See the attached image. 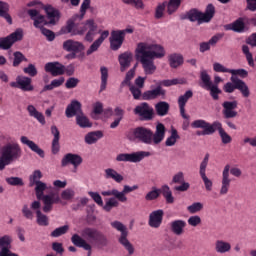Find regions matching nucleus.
I'll return each instance as SVG.
<instances>
[{"instance_id":"1","label":"nucleus","mask_w":256,"mask_h":256,"mask_svg":"<svg viewBox=\"0 0 256 256\" xmlns=\"http://www.w3.org/2000/svg\"><path fill=\"white\" fill-rule=\"evenodd\" d=\"M41 177H43L41 170H35L33 175L30 176V187L36 185V199H38V201H42L44 205L42 207V211L44 213H51V211H53V205H55V203H61V198L58 193L44 194L47 189V184L45 182H41Z\"/></svg>"},{"instance_id":"2","label":"nucleus","mask_w":256,"mask_h":256,"mask_svg":"<svg viewBox=\"0 0 256 256\" xmlns=\"http://www.w3.org/2000/svg\"><path fill=\"white\" fill-rule=\"evenodd\" d=\"M132 135L138 143H143V145H151V143L159 145L165 139V125L158 123L154 134L151 129L139 126L132 129Z\"/></svg>"},{"instance_id":"3","label":"nucleus","mask_w":256,"mask_h":256,"mask_svg":"<svg viewBox=\"0 0 256 256\" xmlns=\"http://www.w3.org/2000/svg\"><path fill=\"white\" fill-rule=\"evenodd\" d=\"M89 7H91V0H84L80 8L81 14H75L70 19H68L66 22V26L61 29L62 33H71L72 36L85 35V33L87 32V27L83 26L81 28H75L77 27L75 23H77V21H83V17H85V14L87 13V9H89Z\"/></svg>"},{"instance_id":"4","label":"nucleus","mask_w":256,"mask_h":256,"mask_svg":"<svg viewBox=\"0 0 256 256\" xmlns=\"http://www.w3.org/2000/svg\"><path fill=\"white\" fill-rule=\"evenodd\" d=\"M81 236L83 237V239H87L89 243H93L94 245H96L98 249L109 247V238L97 228L86 227L81 231Z\"/></svg>"},{"instance_id":"5","label":"nucleus","mask_w":256,"mask_h":256,"mask_svg":"<svg viewBox=\"0 0 256 256\" xmlns=\"http://www.w3.org/2000/svg\"><path fill=\"white\" fill-rule=\"evenodd\" d=\"M213 17H215V6L208 4L204 13L193 8L186 12L182 19H189L191 23L197 21L198 25H201L202 23H209Z\"/></svg>"},{"instance_id":"6","label":"nucleus","mask_w":256,"mask_h":256,"mask_svg":"<svg viewBox=\"0 0 256 256\" xmlns=\"http://www.w3.org/2000/svg\"><path fill=\"white\" fill-rule=\"evenodd\" d=\"M111 227L120 233L117 235V242L119 245L127 251L128 255H135V246L129 241V230L127 229V226L120 221H114L111 223Z\"/></svg>"},{"instance_id":"7","label":"nucleus","mask_w":256,"mask_h":256,"mask_svg":"<svg viewBox=\"0 0 256 256\" xmlns=\"http://www.w3.org/2000/svg\"><path fill=\"white\" fill-rule=\"evenodd\" d=\"M21 157V146L17 143L7 144L1 150L0 171L5 169L6 165H11L13 161Z\"/></svg>"},{"instance_id":"8","label":"nucleus","mask_w":256,"mask_h":256,"mask_svg":"<svg viewBox=\"0 0 256 256\" xmlns=\"http://www.w3.org/2000/svg\"><path fill=\"white\" fill-rule=\"evenodd\" d=\"M129 90L132 93L134 99H142V101H153V99H157V97L165 99L167 95V91L160 86H157L155 89L147 90L142 93L141 88H137V86L135 85H130Z\"/></svg>"},{"instance_id":"9","label":"nucleus","mask_w":256,"mask_h":256,"mask_svg":"<svg viewBox=\"0 0 256 256\" xmlns=\"http://www.w3.org/2000/svg\"><path fill=\"white\" fill-rule=\"evenodd\" d=\"M136 53L145 55V57H149V59H163L165 49L159 44L140 42L137 45Z\"/></svg>"},{"instance_id":"10","label":"nucleus","mask_w":256,"mask_h":256,"mask_svg":"<svg viewBox=\"0 0 256 256\" xmlns=\"http://www.w3.org/2000/svg\"><path fill=\"white\" fill-rule=\"evenodd\" d=\"M134 31L135 29H133V27H128L123 30L112 31L109 37L110 49L112 51H119V49H121L125 41V35L126 34L131 35L134 33Z\"/></svg>"},{"instance_id":"11","label":"nucleus","mask_w":256,"mask_h":256,"mask_svg":"<svg viewBox=\"0 0 256 256\" xmlns=\"http://www.w3.org/2000/svg\"><path fill=\"white\" fill-rule=\"evenodd\" d=\"M229 171L234 177H241V169L231 168V166L227 164L222 172L220 195H227V193H229V187H231V178L229 177Z\"/></svg>"},{"instance_id":"12","label":"nucleus","mask_w":256,"mask_h":256,"mask_svg":"<svg viewBox=\"0 0 256 256\" xmlns=\"http://www.w3.org/2000/svg\"><path fill=\"white\" fill-rule=\"evenodd\" d=\"M150 152L145 151H138L134 153H121L116 156V161L118 163L124 162V163H141L143 161L144 157H150Z\"/></svg>"},{"instance_id":"13","label":"nucleus","mask_w":256,"mask_h":256,"mask_svg":"<svg viewBox=\"0 0 256 256\" xmlns=\"http://www.w3.org/2000/svg\"><path fill=\"white\" fill-rule=\"evenodd\" d=\"M23 39V30L17 29L15 32L11 33L6 37L0 38V49L7 51L17 43V41H22Z\"/></svg>"},{"instance_id":"14","label":"nucleus","mask_w":256,"mask_h":256,"mask_svg":"<svg viewBox=\"0 0 256 256\" xmlns=\"http://www.w3.org/2000/svg\"><path fill=\"white\" fill-rule=\"evenodd\" d=\"M135 115H139L142 121H151L153 119V108L149 107L146 102L141 103L134 109Z\"/></svg>"},{"instance_id":"15","label":"nucleus","mask_w":256,"mask_h":256,"mask_svg":"<svg viewBox=\"0 0 256 256\" xmlns=\"http://www.w3.org/2000/svg\"><path fill=\"white\" fill-rule=\"evenodd\" d=\"M239 106V102L237 100L234 101H225L222 103V113L225 117V119H235L237 117L238 113L235 111L237 107Z\"/></svg>"},{"instance_id":"16","label":"nucleus","mask_w":256,"mask_h":256,"mask_svg":"<svg viewBox=\"0 0 256 256\" xmlns=\"http://www.w3.org/2000/svg\"><path fill=\"white\" fill-rule=\"evenodd\" d=\"M46 73H50L52 77H59L65 75V65L60 62H48L44 66Z\"/></svg>"},{"instance_id":"17","label":"nucleus","mask_w":256,"mask_h":256,"mask_svg":"<svg viewBox=\"0 0 256 256\" xmlns=\"http://www.w3.org/2000/svg\"><path fill=\"white\" fill-rule=\"evenodd\" d=\"M173 183L180 184V186L174 187V191H180L181 193L189 191V187H191V184H189V182H185V175L183 174V172H178L173 176L171 185H173Z\"/></svg>"},{"instance_id":"18","label":"nucleus","mask_w":256,"mask_h":256,"mask_svg":"<svg viewBox=\"0 0 256 256\" xmlns=\"http://www.w3.org/2000/svg\"><path fill=\"white\" fill-rule=\"evenodd\" d=\"M83 163V158L78 154L68 153L61 160V167H67V165H73L74 169H77L79 165Z\"/></svg>"},{"instance_id":"19","label":"nucleus","mask_w":256,"mask_h":256,"mask_svg":"<svg viewBox=\"0 0 256 256\" xmlns=\"http://www.w3.org/2000/svg\"><path fill=\"white\" fill-rule=\"evenodd\" d=\"M63 49L68 53H81V51H85V45L79 41L68 39L63 42Z\"/></svg>"},{"instance_id":"20","label":"nucleus","mask_w":256,"mask_h":256,"mask_svg":"<svg viewBox=\"0 0 256 256\" xmlns=\"http://www.w3.org/2000/svg\"><path fill=\"white\" fill-rule=\"evenodd\" d=\"M163 215H165V212L161 209L151 212L149 215L148 225L153 229H159L161 227V223H163Z\"/></svg>"},{"instance_id":"21","label":"nucleus","mask_w":256,"mask_h":256,"mask_svg":"<svg viewBox=\"0 0 256 256\" xmlns=\"http://www.w3.org/2000/svg\"><path fill=\"white\" fill-rule=\"evenodd\" d=\"M71 242L75 247H79L81 249H84V251H88L87 256H91V253L93 251V247L85 238L79 236V234H73L71 237Z\"/></svg>"},{"instance_id":"22","label":"nucleus","mask_w":256,"mask_h":256,"mask_svg":"<svg viewBox=\"0 0 256 256\" xmlns=\"http://www.w3.org/2000/svg\"><path fill=\"white\" fill-rule=\"evenodd\" d=\"M118 61L120 63V71L121 73L127 71L131 67V63H133V52L126 51L118 56Z\"/></svg>"},{"instance_id":"23","label":"nucleus","mask_w":256,"mask_h":256,"mask_svg":"<svg viewBox=\"0 0 256 256\" xmlns=\"http://www.w3.org/2000/svg\"><path fill=\"white\" fill-rule=\"evenodd\" d=\"M83 113V109L81 108V102L77 100H73L66 108L65 115L68 119L71 117H79Z\"/></svg>"},{"instance_id":"24","label":"nucleus","mask_w":256,"mask_h":256,"mask_svg":"<svg viewBox=\"0 0 256 256\" xmlns=\"http://www.w3.org/2000/svg\"><path fill=\"white\" fill-rule=\"evenodd\" d=\"M88 26V32L85 35L84 41L88 43H93V39H95V35H97V24H95V20L88 19L84 22V27Z\"/></svg>"},{"instance_id":"25","label":"nucleus","mask_w":256,"mask_h":256,"mask_svg":"<svg viewBox=\"0 0 256 256\" xmlns=\"http://www.w3.org/2000/svg\"><path fill=\"white\" fill-rule=\"evenodd\" d=\"M107 37H109V30H105L101 33L100 37L97 40H95L92 43V45H90V47L86 51V55L87 56L93 55V53H95L96 51H99V47L103 45V41H105Z\"/></svg>"},{"instance_id":"26","label":"nucleus","mask_w":256,"mask_h":256,"mask_svg":"<svg viewBox=\"0 0 256 256\" xmlns=\"http://www.w3.org/2000/svg\"><path fill=\"white\" fill-rule=\"evenodd\" d=\"M140 63L146 75H153L154 71L157 70V67L153 63V58H149V56H145V54H141Z\"/></svg>"},{"instance_id":"27","label":"nucleus","mask_w":256,"mask_h":256,"mask_svg":"<svg viewBox=\"0 0 256 256\" xmlns=\"http://www.w3.org/2000/svg\"><path fill=\"white\" fill-rule=\"evenodd\" d=\"M20 141L23 145H27L31 151L39 155L42 159L45 158V151L39 147V145L35 144L32 140H29L27 136H21Z\"/></svg>"},{"instance_id":"28","label":"nucleus","mask_w":256,"mask_h":256,"mask_svg":"<svg viewBox=\"0 0 256 256\" xmlns=\"http://www.w3.org/2000/svg\"><path fill=\"white\" fill-rule=\"evenodd\" d=\"M44 11H45L48 19H50L49 24L56 25L57 21H59V19L61 17V12H59V10L53 8V6H51V5L45 6Z\"/></svg>"},{"instance_id":"29","label":"nucleus","mask_w":256,"mask_h":256,"mask_svg":"<svg viewBox=\"0 0 256 256\" xmlns=\"http://www.w3.org/2000/svg\"><path fill=\"white\" fill-rule=\"evenodd\" d=\"M185 227H187L185 220H174L170 223V231H172L174 235H183V233H185Z\"/></svg>"},{"instance_id":"30","label":"nucleus","mask_w":256,"mask_h":256,"mask_svg":"<svg viewBox=\"0 0 256 256\" xmlns=\"http://www.w3.org/2000/svg\"><path fill=\"white\" fill-rule=\"evenodd\" d=\"M214 127L215 131H218L223 145H229V143L233 141V138H231V136L225 132V129H223V125L221 124V122H217Z\"/></svg>"},{"instance_id":"31","label":"nucleus","mask_w":256,"mask_h":256,"mask_svg":"<svg viewBox=\"0 0 256 256\" xmlns=\"http://www.w3.org/2000/svg\"><path fill=\"white\" fill-rule=\"evenodd\" d=\"M102 137H103V131L97 130V131L89 132L88 134H86L84 140H85V143H87V145H93L97 141H99V139H102Z\"/></svg>"},{"instance_id":"32","label":"nucleus","mask_w":256,"mask_h":256,"mask_svg":"<svg viewBox=\"0 0 256 256\" xmlns=\"http://www.w3.org/2000/svg\"><path fill=\"white\" fill-rule=\"evenodd\" d=\"M31 78L27 76H18V85L21 91H33L34 87L31 85Z\"/></svg>"},{"instance_id":"33","label":"nucleus","mask_w":256,"mask_h":256,"mask_svg":"<svg viewBox=\"0 0 256 256\" xmlns=\"http://www.w3.org/2000/svg\"><path fill=\"white\" fill-rule=\"evenodd\" d=\"M105 179H113L116 183H121L123 181V175L119 174L117 170L113 168H107L104 170Z\"/></svg>"},{"instance_id":"34","label":"nucleus","mask_w":256,"mask_h":256,"mask_svg":"<svg viewBox=\"0 0 256 256\" xmlns=\"http://www.w3.org/2000/svg\"><path fill=\"white\" fill-rule=\"evenodd\" d=\"M0 17L6 19L9 25H13V18L9 14V3L0 1Z\"/></svg>"},{"instance_id":"35","label":"nucleus","mask_w":256,"mask_h":256,"mask_svg":"<svg viewBox=\"0 0 256 256\" xmlns=\"http://www.w3.org/2000/svg\"><path fill=\"white\" fill-rule=\"evenodd\" d=\"M27 111L30 117H34V119H37V121L41 123V125H45V116L43 115V113L39 112L37 108H35V106L28 105Z\"/></svg>"},{"instance_id":"36","label":"nucleus","mask_w":256,"mask_h":256,"mask_svg":"<svg viewBox=\"0 0 256 256\" xmlns=\"http://www.w3.org/2000/svg\"><path fill=\"white\" fill-rule=\"evenodd\" d=\"M137 189H139V186L134 185V186H129V185H124L123 190L120 192L118 191V201H120L121 203H126L127 201V193H131L132 191H137Z\"/></svg>"},{"instance_id":"37","label":"nucleus","mask_w":256,"mask_h":256,"mask_svg":"<svg viewBox=\"0 0 256 256\" xmlns=\"http://www.w3.org/2000/svg\"><path fill=\"white\" fill-rule=\"evenodd\" d=\"M170 105L165 101H160L155 105V111L159 117H165L168 115Z\"/></svg>"},{"instance_id":"38","label":"nucleus","mask_w":256,"mask_h":256,"mask_svg":"<svg viewBox=\"0 0 256 256\" xmlns=\"http://www.w3.org/2000/svg\"><path fill=\"white\" fill-rule=\"evenodd\" d=\"M76 125L81 127V129H87L93 127V123L85 116V113H81L76 117Z\"/></svg>"},{"instance_id":"39","label":"nucleus","mask_w":256,"mask_h":256,"mask_svg":"<svg viewBox=\"0 0 256 256\" xmlns=\"http://www.w3.org/2000/svg\"><path fill=\"white\" fill-rule=\"evenodd\" d=\"M215 251L220 254L229 253V251H231V243L223 240H217L215 242Z\"/></svg>"},{"instance_id":"40","label":"nucleus","mask_w":256,"mask_h":256,"mask_svg":"<svg viewBox=\"0 0 256 256\" xmlns=\"http://www.w3.org/2000/svg\"><path fill=\"white\" fill-rule=\"evenodd\" d=\"M218 121L210 124L205 120H196L192 123V127H194V129H214L215 131V126L217 125Z\"/></svg>"},{"instance_id":"41","label":"nucleus","mask_w":256,"mask_h":256,"mask_svg":"<svg viewBox=\"0 0 256 256\" xmlns=\"http://www.w3.org/2000/svg\"><path fill=\"white\" fill-rule=\"evenodd\" d=\"M236 89L240 91V93L243 95V97H249L251 95V91L249 90V86H247V83L245 81L239 79L237 77L236 79Z\"/></svg>"},{"instance_id":"42","label":"nucleus","mask_w":256,"mask_h":256,"mask_svg":"<svg viewBox=\"0 0 256 256\" xmlns=\"http://www.w3.org/2000/svg\"><path fill=\"white\" fill-rule=\"evenodd\" d=\"M63 83H65V78L64 77L54 79V80L51 81L50 84L45 85L43 87L42 93H45V91H53V89H55L57 87H61V85H63Z\"/></svg>"},{"instance_id":"43","label":"nucleus","mask_w":256,"mask_h":256,"mask_svg":"<svg viewBox=\"0 0 256 256\" xmlns=\"http://www.w3.org/2000/svg\"><path fill=\"white\" fill-rule=\"evenodd\" d=\"M100 73H101L100 91H105V89H107V79H109V69H107V67L105 66H102L100 68Z\"/></svg>"},{"instance_id":"44","label":"nucleus","mask_w":256,"mask_h":256,"mask_svg":"<svg viewBox=\"0 0 256 256\" xmlns=\"http://www.w3.org/2000/svg\"><path fill=\"white\" fill-rule=\"evenodd\" d=\"M178 139H181V136H179L177 129L172 128L171 135L167 138V140L165 142L166 147H173V145H175V143H177Z\"/></svg>"},{"instance_id":"45","label":"nucleus","mask_w":256,"mask_h":256,"mask_svg":"<svg viewBox=\"0 0 256 256\" xmlns=\"http://www.w3.org/2000/svg\"><path fill=\"white\" fill-rule=\"evenodd\" d=\"M36 222L40 227H48L49 225V217L43 214L41 210L36 211Z\"/></svg>"},{"instance_id":"46","label":"nucleus","mask_w":256,"mask_h":256,"mask_svg":"<svg viewBox=\"0 0 256 256\" xmlns=\"http://www.w3.org/2000/svg\"><path fill=\"white\" fill-rule=\"evenodd\" d=\"M166 6L168 15H173L181 7V0H169L168 3L166 2Z\"/></svg>"},{"instance_id":"47","label":"nucleus","mask_w":256,"mask_h":256,"mask_svg":"<svg viewBox=\"0 0 256 256\" xmlns=\"http://www.w3.org/2000/svg\"><path fill=\"white\" fill-rule=\"evenodd\" d=\"M170 61V67L173 69H177L180 65H183V56L179 54H173L169 58Z\"/></svg>"},{"instance_id":"48","label":"nucleus","mask_w":256,"mask_h":256,"mask_svg":"<svg viewBox=\"0 0 256 256\" xmlns=\"http://www.w3.org/2000/svg\"><path fill=\"white\" fill-rule=\"evenodd\" d=\"M114 207H119V200H117L115 196L108 199V201L103 206V209L109 213Z\"/></svg>"},{"instance_id":"49","label":"nucleus","mask_w":256,"mask_h":256,"mask_svg":"<svg viewBox=\"0 0 256 256\" xmlns=\"http://www.w3.org/2000/svg\"><path fill=\"white\" fill-rule=\"evenodd\" d=\"M193 97V91L187 90L184 95L179 96L178 105L179 107H185L187 105V101Z\"/></svg>"},{"instance_id":"50","label":"nucleus","mask_w":256,"mask_h":256,"mask_svg":"<svg viewBox=\"0 0 256 256\" xmlns=\"http://www.w3.org/2000/svg\"><path fill=\"white\" fill-rule=\"evenodd\" d=\"M206 89L210 91V95L214 101L219 100V95H221V89H219V86L210 84V86H207Z\"/></svg>"},{"instance_id":"51","label":"nucleus","mask_w":256,"mask_h":256,"mask_svg":"<svg viewBox=\"0 0 256 256\" xmlns=\"http://www.w3.org/2000/svg\"><path fill=\"white\" fill-rule=\"evenodd\" d=\"M13 57V67H19L23 61H27V58L21 53V51L14 52Z\"/></svg>"},{"instance_id":"52","label":"nucleus","mask_w":256,"mask_h":256,"mask_svg":"<svg viewBox=\"0 0 256 256\" xmlns=\"http://www.w3.org/2000/svg\"><path fill=\"white\" fill-rule=\"evenodd\" d=\"M242 51L246 57V61L248 62L249 67H255V60H253V54L249 51V46L243 45Z\"/></svg>"},{"instance_id":"53","label":"nucleus","mask_w":256,"mask_h":256,"mask_svg":"<svg viewBox=\"0 0 256 256\" xmlns=\"http://www.w3.org/2000/svg\"><path fill=\"white\" fill-rule=\"evenodd\" d=\"M159 195H161V190L157 189L156 187H153L152 190L145 195V200L155 201V199H159Z\"/></svg>"},{"instance_id":"54","label":"nucleus","mask_w":256,"mask_h":256,"mask_svg":"<svg viewBox=\"0 0 256 256\" xmlns=\"http://www.w3.org/2000/svg\"><path fill=\"white\" fill-rule=\"evenodd\" d=\"M133 77H135V67L126 73L125 79L121 82V87H125L126 85L128 87L131 86V79H133Z\"/></svg>"},{"instance_id":"55","label":"nucleus","mask_w":256,"mask_h":256,"mask_svg":"<svg viewBox=\"0 0 256 256\" xmlns=\"http://www.w3.org/2000/svg\"><path fill=\"white\" fill-rule=\"evenodd\" d=\"M231 81H232V83L228 82L224 85L225 93H233V91H235V89H237V77L232 76Z\"/></svg>"},{"instance_id":"56","label":"nucleus","mask_w":256,"mask_h":256,"mask_svg":"<svg viewBox=\"0 0 256 256\" xmlns=\"http://www.w3.org/2000/svg\"><path fill=\"white\" fill-rule=\"evenodd\" d=\"M6 183H8V185H12L13 187H23V185H25L23 179L19 177L6 178Z\"/></svg>"},{"instance_id":"57","label":"nucleus","mask_w":256,"mask_h":256,"mask_svg":"<svg viewBox=\"0 0 256 256\" xmlns=\"http://www.w3.org/2000/svg\"><path fill=\"white\" fill-rule=\"evenodd\" d=\"M187 211H189L191 215H195V213H199V211H203V203L194 202L187 207Z\"/></svg>"},{"instance_id":"58","label":"nucleus","mask_w":256,"mask_h":256,"mask_svg":"<svg viewBox=\"0 0 256 256\" xmlns=\"http://www.w3.org/2000/svg\"><path fill=\"white\" fill-rule=\"evenodd\" d=\"M245 30V22H243V18H239L232 25V31L235 33H241V31Z\"/></svg>"},{"instance_id":"59","label":"nucleus","mask_w":256,"mask_h":256,"mask_svg":"<svg viewBox=\"0 0 256 256\" xmlns=\"http://www.w3.org/2000/svg\"><path fill=\"white\" fill-rule=\"evenodd\" d=\"M67 231H69V225L58 227L51 232V237H61V235H65Z\"/></svg>"},{"instance_id":"60","label":"nucleus","mask_w":256,"mask_h":256,"mask_svg":"<svg viewBox=\"0 0 256 256\" xmlns=\"http://www.w3.org/2000/svg\"><path fill=\"white\" fill-rule=\"evenodd\" d=\"M200 78L205 87H211V85L213 84V82L211 81V76H209V74L205 70L200 73Z\"/></svg>"},{"instance_id":"61","label":"nucleus","mask_w":256,"mask_h":256,"mask_svg":"<svg viewBox=\"0 0 256 256\" xmlns=\"http://www.w3.org/2000/svg\"><path fill=\"white\" fill-rule=\"evenodd\" d=\"M23 72L30 77H36L38 73L37 67H35L34 64H28L27 67L23 68Z\"/></svg>"},{"instance_id":"62","label":"nucleus","mask_w":256,"mask_h":256,"mask_svg":"<svg viewBox=\"0 0 256 256\" xmlns=\"http://www.w3.org/2000/svg\"><path fill=\"white\" fill-rule=\"evenodd\" d=\"M40 31L42 33V35H44L48 41H55V32L45 28V27H41Z\"/></svg>"},{"instance_id":"63","label":"nucleus","mask_w":256,"mask_h":256,"mask_svg":"<svg viewBox=\"0 0 256 256\" xmlns=\"http://www.w3.org/2000/svg\"><path fill=\"white\" fill-rule=\"evenodd\" d=\"M165 7H167V2H164L156 7L155 18L163 19V13L165 11Z\"/></svg>"},{"instance_id":"64","label":"nucleus","mask_w":256,"mask_h":256,"mask_svg":"<svg viewBox=\"0 0 256 256\" xmlns=\"http://www.w3.org/2000/svg\"><path fill=\"white\" fill-rule=\"evenodd\" d=\"M188 225H190L191 227H197L201 225V216L195 215L188 218Z\"/></svg>"}]
</instances>
